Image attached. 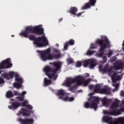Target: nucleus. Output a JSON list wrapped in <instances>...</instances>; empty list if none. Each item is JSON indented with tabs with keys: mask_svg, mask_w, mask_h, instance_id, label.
Masks as SVG:
<instances>
[{
	"mask_svg": "<svg viewBox=\"0 0 124 124\" xmlns=\"http://www.w3.org/2000/svg\"><path fill=\"white\" fill-rule=\"evenodd\" d=\"M30 33H34V34L39 36L42 35V34H44L43 28H40L39 26H27L24 31L20 33V35L25 38H29V40H31V41H33V44L38 46V48L45 47V46L48 45L49 42L45 36L36 37L33 34L29 35Z\"/></svg>",
	"mask_w": 124,
	"mask_h": 124,
	"instance_id": "1",
	"label": "nucleus"
},
{
	"mask_svg": "<svg viewBox=\"0 0 124 124\" xmlns=\"http://www.w3.org/2000/svg\"><path fill=\"white\" fill-rule=\"evenodd\" d=\"M49 64L52 65L53 67L50 68L49 66H46L44 68V72H45L46 75L47 76L49 79H52L54 81H56L58 78L57 73L59 70H61V68H62V62H50Z\"/></svg>",
	"mask_w": 124,
	"mask_h": 124,
	"instance_id": "2",
	"label": "nucleus"
},
{
	"mask_svg": "<svg viewBox=\"0 0 124 124\" xmlns=\"http://www.w3.org/2000/svg\"><path fill=\"white\" fill-rule=\"evenodd\" d=\"M36 52L39 53L41 55V59L43 62H46V61H50L54 59L55 60H58L61 58V52L60 50L55 48L53 50V53H57V54L51 55V48H48L45 50H37Z\"/></svg>",
	"mask_w": 124,
	"mask_h": 124,
	"instance_id": "3",
	"label": "nucleus"
},
{
	"mask_svg": "<svg viewBox=\"0 0 124 124\" xmlns=\"http://www.w3.org/2000/svg\"><path fill=\"white\" fill-rule=\"evenodd\" d=\"M96 44L99 45L100 48L99 49V52L100 53H97L96 56L98 58H102L104 55V50L107 49V48H110V41L106 36H103L101 39H98L96 40Z\"/></svg>",
	"mask_w": 124,
	"mask_h": 124,
	"instance_id": "4",
	"label": "nucleus"
},
{
	"mask_svg": "<svg viewBox=\"0 0 124 124\" xmlns=\"http://www.w3.org/2000/svg\"><path fill=\"white\" fill-rule=\"evenodd\" d=\"M2 77H3L6 80H10V79H13V77H15L16 82L13 84L14 88L19 89L22 88V85L24 83V80L22 78H19L20 76L18 74L15 72H9L8 74L7 73H4L1 74Z\"/></svg>",
	"mask_w": 124,
	"mask_h": 124,
	"instance_id": "5",
	"label": "nucleus"
},
{
	"mask_svg": "<svg viewBox=\"0 0 124 124\" xmlns=\"http://www.w3.org/2000/svg\"><path fill=\"white\" fill-rule=\"evenodd\" d=\"M76 76L73 78H68L65 82V85L69 88L70 92H73L75 91L79 86H81V83L76 80Z\"/></svg>",
	"mask_w": 124,
	"mask_h": 124,
	"instance_id": "6",
	"label": "nucleus"
},
{
	"mask_svg": "<svg viewBox=\"0 0 124 124\" xmlns=\"http://www.w3.org/2000/svg\"><path fill=\"white\" fill-rule=\"evenodd\" d=\"M89 100L91 101V103L89 102H86L84 104L85 108L87 109L90 108L91 109H94V111L97 110V105L99 102V98L96 96L91 97Z\"/></svg>",
	"mask_w": 124,
	"mask_h": 124,
	"instance_id": "7",
	"label": "nucleus"
},
{
	"mask_svg": "<svg viewBox=\"0 0 124 124\" xmlns=\"http://www.w3.org/2000/svg\"><path fill=\"white\" fill-rule=\"evenodd\" d=\"M102 120L108 124H124V117L113 119L111 117L104 116L102 118Z\"/></svg>",
	"mask_w": 124,
	"mask_h": 124,
	"instance_id": "8",
	"label": "nucleus"
},
{
	"mask_svg": "<svg viewBox=\"0 0 124 124\" xmlns=\"http://www.w3.org/2000/svg\"><path fill=\"white\" fill-rule=\"evenodd\" d=\"M122 112H124V107L121 108L119 109H113L111 111H108V110H103L104 115L107 116H119L122 114Z\"/></svg>",
	"mask_w": 124,
	"mask_h": 124,
	"instance_id": "9",
	"label": "nucleus"
},
{
	"mask_svg": "<svg viewBox=\"0 0 124 124\" xmlns=\"http://www.w3.org/2000/svg\"><path fill=\"white\" fill-rule=\"evenodd\" d=\"M13 64L11 63V59L10 58H7L0 63V69H7L11 68Z\"/></svg>",
	"mask_w": 124,
	"mask_h": 124,
	"instance_id": "10",
	"label": "nucleus"
},
{
	"mask_svg": "<svg viewBox=\"0 0 124 124\" xmlns=\"http://www.w3.org/2000/svg\"><path fill=\"white\" fill-rule=\"evenodd\" d=\"M76 81H78V83H80V86H82L83 84L84 87H87L90 84L91 81V78H88L85 80V77H83L81 75H78L76 76Z\"/></svg>",
	"mask_w": 124,
	"mask_h": 124,
	"instance_id": "11",
	"label": "nucleus"
},
{
	"mask_svg": "<svg viewBox=\"0 0 124 124\" xmlns=\"http://www.w3.org/2000/svg\"><path fill=\"white\" fill-rule=\"evenodd\" d=\"M96 65V63L94 62V61L93 59H88L84 61L83 62L84 67H88V66H89V68L93 69Z\"/></svg>",
	"mask_w": 124,
	"mask_h": 124,
	"instance_id": "12",
	"label": "nucleus"
},
{
	"mask_svg": "<svg viewBox=\"0 0 124 124\" xmlns=\"http://www.w3.org/2000/svg\"><path fill=\"white\" fill-rule=\"evenodd\" d=\"M96 3V0H89V2L86 3L84 5H83L81 9L82 10H85L86 9H89L92 6H94Z\"/></svg>",
	"mask_w": 124,
	"mask_h": 124,
	"instance_id": "13",
	"label": "nucleus"
},
{
	"mask_svg": "<svg viewBox=\"0 0 124 124\" xmlns=\"http://www.w3.org/2000/svg\"><path fill=\"white\" fill-rule=\"evenodd\" d=\"M18 122H19L21 124H32L33 120L31 118H19Z\"/></svg>",
	"mask_w": 124,
	"mask_h": 124,
	"instance_id": "14",
	"label": "nucleus"
},
{
	"mask_svg": "<svg viewBox=\"0 0 124 124\" xmlns=\"http://www.w3.org/2000/svg\"><path fill=\"white\" fill-rule=\"evenodd\" d=\"M119 102L120 101L118 99H116L115 101L111 104V105L109 108V111H108L111 112V111H113V110H117L116 108L119 107Z\"/></svg>",
	"mask_w": 124,
	"mask_h": 124,
	"instance_id": "15",
	"label": "nucleus"
},
{
	"mask_svg": "<svg viewBox=\"0 0 124 124\" xmlns=\"http://www.w3.org/2000/svg\"><path fill=\"white\" fill-rule=\"evenodd\" d=\"M114 69L115 70H120L124 68V63L122 62H116L113 64Z\"/></svg>",
	"mask_w": 124,
	"mask_h": 124,
	"instance_id": "16",
	"label": "nucleus"
},
{
	"mask_svg": "<svg viewBox=\"0 0 124 124\" xmlns=\"http://www.w3.org/2000/svg\"><path fill=\"white\" fill-rule=\"evenodd\" d=\"M21 106V104L17 102H14L12 103V105L8 106L9 109H11V110H13V109H16L19 108Z\"/></svg>",
	"mask_w": 124,
	"mask_h": 124,
	"instance_id": "17",
	"label": "nucleus"
},
{
	"mask_svg": "<svg viewBox=\"0 0 124 124\" xmlns=\"http://www.w3.org/2000/svg\"><path fill=\"white\" fill-rule=\"evenodd\" d=\"M19 114H22L23 117H30L31 116V111L25 108H21V110L19 111Z\"/></svg>",
	"mask_w": 124,
	"mask_h": 124,
	"instance_id": "18",
	"label": "nucleus"
},
{
	"mask_svg": "<svg viewBox=\"0 0 124 124\" xmlns=\"http://www.w3.org/2000/svg\"><path fill=\"white\" fill-rule=\"evenodd\" d=\"M102 103L103 106H108L109 105V103H110V101H112V99H107L106 97H104L103 99H102Z\"/></svg>",
	"mask_w": 124,
	"mask_h": 124,
	"instance_id": "19",
	"label": "nucleus"
},
{
	"mask_svg": "<svg viewBox=\"0 0 124 124\" xmlns=\"http://www.w3.org/2000/svg\"><path fill=\"white\" fill-rule=\"evenodd\" d=\"M100 93L104 94H111V88L107 87L102 89Z\"/></svg>",
	"mask_w": 124,
	"mask_h": 124,
	"instance_id": "20",
	"label": "nucleus"
},
{
	"mask_svg": "<svg viewBox=\"0 0 124 124\" xmlns=\"http://www.w3.org/2000/svg\"><path fill=\"white\" fill-rule=\"evenodd\" d=\"M52 79H48L46 78H44V87H47V86H49V85H51L52 84Z\"/></svg>",
	"mask_w": 124,
	"mask_h": 124,
	"instance_id": "21",
	"label": "nucleus"
},
{
	"mask_svg": "<svg viewBox=\"0 0 124 124\" xmlns=\"http://www.w3.org/2000/svg\"><path fill=\"white\" fill-rule=\"evenodd\" d=\"M78 11V9L76 7H72L70 8L69 13L72 14L73 15H76Z\"/></svg>",
	"mask_w": 124,
	"mask_h": 124,
	"instance_id": "22",
	"label": "nucleus"
},
{
	"mask_svg": "<svg viewBox=\"0 0 124 124\" xmlns=\"http://www.w3.org/2000/svg\"><path fill=\"white\" fill-rule=\"evenodd\" d=\"M102 66H99V69L100 71H104V72H108V73H110V72H112L113 71V67H110L109 68H105V69H102L101 68Z\"/></svg>",
	"mask_w": 124,
	"mask_h": 124,
	"instance_id": "23",
	"label": "nucleus"
},
{
	"mask_svg": "<svg viewBox=\"0 0 124 124\" xmlns=\"http://www.w3.org/2000/svg\"><path fill=\"white\" fill-rule=\"evenodd\" d=\"M102 90V89L100 88V85L96 84L95 85V87L94 89V92L95 93H101Z\"/></svg>",
	"mask_w": 124,
	"mask_h": 124,
	"instance_id": "24",
	"label": "nucleus"
},
{
	"mask_svg": "<svg viewBox=\"0 0 124 124\" xmlns=\"http://www.w3.org/2000/svg\"><path fill=\"white\" fill-rule=\"evenodd\" d=\"M13 96H14V94H13V93L11 90H9L6 92V97L7 98H11V97H13Z\"/></svg>",
	"mask_w": 124,
	"mask_h": 124,
	"instance_id": "25",
	"label": "nucleus"
},
{
	"mask_svg": "<svg viewBox=\"0 0 124 124\" xmlns=\"http://www.w3.org/2000/svg\"><path fill=\"white\" fill-rule=\"evenodd\" d=\"M75 98L74 97H65L64 98H63V101H74Z\"/></svg>",
	"mask_w": 124,
	"mask_h": 124,
	"instance_id": "26",
	"label": "nucleus"
},
{
	"mask_svg": "<svg viewBox=\"0 0 124 124\" xmlns=\"http://www.w3.org/2000/svg\"><path fill=\"white\" fill-rule=\"evenodd\" d=\"M117 73H114L111 77V80L112 83H116L117 82V78H116Z\"/></svg>",
	"mask_w": 124,
	"mask_h": 124,
	"instance_id": "27",
	"label": "nucleus"
},
{
	"mask_svg": "<svg viewBox=\"0 0 124 124\" xmlns=\"http://www.w3.org/2000/svg\"><path fill=\"white\" fill-rule=\"evenodd\" d=\"M112 86L115 87V89H113V92H116L119 90V87L120 86V83H114L112 84Z\"/></svg>",
	"mask_w": 124,
	"mask_h": 124,
	"instance_id": "28",
	"label": "nucleus"
},
{
	"mask_svg": "<svg viewBox=\"0 0 124 124\" xmlns=\"http://www.w3.org/2000/svg\"><path fill=\"white\" fill-rule=\"evenodd\" d=\"M57 95H64V91L63 90H59L58 91L57 93Z\"/></svg>",
	"mask_w": 124,
	"mask_h": 124,
	"instance_id": "29",
	"label": "nucleus"
},
{
	"mask_svg": "<svg viewBox=\"0 0 124 124\" xmlns=\"http://www.w3.org/2000/svg\"><path fill=\"white\" fill-rule=\"evenodd\" d=\"M94 53H95V51H92L91 50H88L86 52V55H87V56H92V55H93Z\"/></svg>",
	"mask_w": 124,
	"mask_h": 124,
	"instance_id": "30",
	"label": "nucleus"
},
{
	"mask_svg": "<svg viewBox=\"0 0 124 124\" xmlns=\"http://www.w3.org/2000/svg\"><path fill=\"white\" fill-rule=\"evenodd\" d=\"M75 43V41L73 39H70L69 41L67 42V44L69 45H71V46L74 45Z\"/></svg>",
	"mask_w": 124,
	"mask_h": 124,
	"instance_id": "31",
	"label": "nucleus"
},
{
	"mask_svg": "<svg viewBox=\"0 0 124 124\" xmlns=\"http://www.w3.org/2000/svg\"><path fill=\"white\" fill-rule=\"evenodd\" d=\"M20 96L16 97L17 99H18L19 101H24L25 100V96L19 95Z\"/></svg>",
	"mask_w": 124,
	"mask_h": 124,
	"instance_id": "32",
	"label": "nucleus"
},
{
	"mask_svg": "<svg viewBox=\"0 0 124 124\" xmlns=\"http://www.w3.org/2000/svg\"><path fill=\"white\" fill-rule=\"evenodd\" d=\"M74 61L72 58H69L67 59V62L68 64H71V63H73Z\"/></svg>",
	"mask_w": 124,
	"mask_h": 124,
	"instance_id": "33",
	"label": "nucleus"
},
{
	"mask_svg": "<svg viewBox=\"0 0 124 124\" xmlns=\"http://www.w3.org/2000/svg\"><path fill=\"white\" fill-rule=\"evenodd\" d=\"M82 66V62H80V61H78L77 62L76 64V66L77 67H80V66Z\"/></svg>",
	"mask_w": 124,
	"mask_h": 124,
	"instance_id": "34",
	"label": "nucleus"
},
{
	"mask_svg": "<svg viewBox=\"0 0 124 124\" xmlns=\"http://www.w3.org/2000/svg\"><path fill=\"white\" fill-rule=\"evenodd\" d=\"M113 55V51L109 50L108 53L107 54L108 58H110Z\"/></svg>",
	"mask_w": 124,
	"mask_h": 124,
	"instance_id": "35",
	"label": "nucleus"
},
{
	"mask_svg": "<svg viewBox=\"0 0 124 124\" xmlns=\"http://www.w3.org/2000/svg\"><path fill=\"white\" fill-rule=\"evenodd\" d=\"M102 63H105L107 62V57L106 56L103 57Z\"/></svg>",
	"mask_w": 124,
	"mask_h": 124,
	"instance_id": "36",
	"label": "nucleus"
},
{
	"mask_svg": "<svg viewBox=\"0 0 124 124\" xmlns=\"http://www.w3.org/2000/svg\"><path fill=\"white\" fill-rule=\"evenodd\" d=\"M97 46H95V45L94 44H92L91 45L90 49H97Z\"/></svg>",
	"mask_w": 124,
	"mask_h": 124,
	"instance_id": "37",
	"label": "nucleus"
},
{
	"mask_svg": "<svg viewBox=\"0 0 124 124\" xmlns=\"http://www.w3.org/2000/svg\"><path fill=\"white\" fill-rule=\"evenodd\" d=\"M116 60H117V58L116 57H112L111 59H110V62H115V61H116Z\"/></svg>",
	"mask_w": 124,
	"mask_h": 124,
	"instance_id": "38",
	"label": "nucleus"
},
{
	"mask_svg": "<svg viewBox=\"0 0 124 124\" xmlns=\"http://www.w3.org/2000/svg\"><path fill=\"white\" fill-rule=\"evenodd\" d=\"M27 109H29V110H32V106L31 105H27V106H26Z\"/></svg>",
	"mask_w": 124,
	"mask_h": 124,
	"instance_id": "39",
	"label": "nucleus"
},
{
	"mask_svg": "<svg viewBox=\"0 0 124 124\" xmlns=\"http://www.w3.org/2000/svg\"><path fill=\"white\" fill-rule=\"evenodd\" d=\"M21 105L23 107H27V102H26V101H24L21 103Z\"/></svg>",
	"mask_w": 124,
	"mask_h": 124,
	"instance_id": "40",
	"label": "nucleus"
},
{
	"mask_svg": "<svg viewBox=\"0 0 124 124\" xmlns=\"http://www.w3.org/2000/svg\"><path fill=\"white\" fill-rule=\"evenodd\" d=\"M1 84H4V80L0 77V85H1Z\"/></svg>",
	"mask_w": 124,
	"mask_h": 124,
	"instance_id": "41",
	"label": "nucleus"
},
{
	"mask_svg": "<svg viewBox=\"0 0 124 124\" xmlns=\"http://www.w3.org/2000/svg\"><path fill=\"white\" fill-rule=\"evenodd\" d=\"M27 94V92L26 91H23L20 95H21V96H25V94Z\"/></svg>",
	"mask_w": 124,
	"mask_h": 124,
	"instance_id": "42",
	"label": "nucleus"
},
{
	"mask_svg": "<svg viewBox=\"0 0 124 124\" xmlns=\"http://www.w3.org/2000/svg\"><path fill=\"white\" fill-rule=\"evenodd\" d=\"M83 13H84V12L79 13L78 14H76L75 16L77 17H80V16H81L82 15V14H83Z\"/></svg>",
	"mask_w": 124,
	"mask_h": 124,
	"instance_id": "43",
	"label": "nucleus"
},
{
	"mask_svg": "<svg viewBox=\"0 0 124 124\" xmlns=\"http://www.w3.org/2000/svg\"><path fill=\"white\" fill-rule=\"evenodd\" d=\"M67 47H68V44L66 43L64 46V50H67Z\"/></svg>",
	"mask_w": 124,
	"mask_h": 124,
	"instance_id": "44",
	"label": "nucleus"
},
{
	"mask_svg": "<svg viewBox=\"0 0 124 124\" xmlns=\"http://www.w3.org/2000/svg\"><path fill=\"white\" fill-rule=\"evenodd\" d=\"M14 93L15 95H21V94L18 93L17 91H15Z\"/></svg>",
	"mask_w": 124,
	"mask_h": 124,
	"instance_id": "45",
	"label": "nucleus"
},
{
	"mask_svg": "<svg viewBox=\"0 0 124 124\" xmlns=\"http://www.w3.org/2000/svg\"><path fill=\"white\" fill-rule=\"evenodd\" d=\"M120 95H121V96H123V97H124V91H121Z\"/></svg>",
	"mask_w": 124,
	"mask_h": 124,
	"instance_id": "46",
	"label": "nucleus"
},
{
	"mask_svg": "<svg viewBox=\"0 0 124 124\" xmlns=\"http://www.w3.org/2000/svg\"><path fill=\"white\" fill-rule=\"evenodd\" d=\"M116 80L117 81H119L121 80V77L120 76H116Z\"/></svg>",
	"mask_w": 124,
	"mask_h": 124,
	"instance_id": "47",
	"label": "nucleus"
},
{
	"mask_svg": "<svg viewBox=\"0 0 124 124\" xmlns=\"http://www.w3.org/2000/svg\"><path fill=\"white\" fill-rule=\"evenodd\" d=\"M89 88L90 90H93V85H90Z\"/></svg>",
	"mask_w": 124,
	"mask_h": 124,
	"instance_id": "48",
	"label": "nucleus"
},
{
	"mask_svg": "<svg viewBox=\"0 0 124 124\" xmlns=\"http://www.w3.org/2000/svg\"><path fill=\"white\" fill-rule=\"evenodd\" d=\"M62 21V17L59 19V23H61Z\"/></svg>",
	"mask_w": 124,
	"mask_h": 124,
	"instance_id": "49",
	"label": "nucleus"
},
{
	"mask_svg": "<svg viewBox=\"0 0 124 124\" xmlns=\"http://www.w3.org/2000/svg\"><path fill=\"white\" fill-rule=\"evenodd\" d=\"M122 46H123V51H124V40L123 41V43L122 44Z\"/></svg>",
	"mask_w": 124,
	"mask_h": 124,
	"instance_id": "50",
	"label": "nucleus"
},
{
	"mask_svg": "<svg viewBox=\"0 0 124 124\" xmlns=\"http://www.w3.org/2000/svg\"><path fill=\"white\" fill-rule=\"evenodd\" d=\"M59 98H60V99H62V96H59Z\"/></svg>",
	"mask_w": 124,
	"mask_h": 124,
	"instance_id": "51",
	"label": "nucleus"
},
{
	"mask_svg": "<svg viewBox=\"0 0 124 124\" xmlns=\"http://www.w3.org/2000/svg\"><path fill=\"white\" fill-rule=\"evenodd\" d=\"M89 76H90V74H87V77H89Z\"/></svg>",
	"mask_w": 124,
	"mask_h": 124,
	"instance_id": "52",
	"label": "nucleus"
},
{
	"mask_svg": "<svg viewBox=\"0 0 124 124\" xmlns=\"http://www.w3.org/2000/svg\"><path fill=\"white\" fill-rule=\"evenodd\" d=\"M56 47H59V44H56Z\"/></svg>",
	"mask_w": 124,
	"mask_h": 124,
	"instance_id": "53",
	"label": "nucleus"
},
{
	"mask_svg": "<svg viewBox=\"0 0 124 124\" xmlns=\"http://www.w3.org/2000/svg\"><path fill=\"white\" fill-rule=\"evenodd\" d=\"M93 93H91L90 95H93Z\"/></svg>",
	"mask_w": 124,
	"mask_h": 124,
	"instance_id": "54",
	"label": "nucleus"
},
{
	"mask_svg": "<svg viewBox=\"0 0 124 124\" xmlns=\"http://www.w3.org/2000/svg\"><path fill=\"white\" fill-rule=\"evenodd\" d=\"M78 93H80V92H82V90H80L79 91H78Z\"/></svg>",
	"mask_w": 124,
	"mask_h": 124,
	"instance_id": "55",
	"label": "nucleus"
},
{
	"mask_svg": "<svg viewBox=\"0 0 124 124\" xmlns=\"http://www.w3.org/2000/svg\"><path fill=\"white\" fill-rule=\"evenodd\" d=\"M11 36L12 37H14V35H12Z\"/></svg>",
	"mask_w": 124,
	"mask_h": 124,
	"instance_id": "56",
	"label": "nucleus"
},
{
	"mask_svg": "<svg viewBox=\"0 0 124 124\" xmlns=\"http://www.w3.org/2000/svg\"><path fill=\"white\" fill-rule=\"evenodd\" d=\"M1 73V71L0 70V74Z\"/></svg>",
	"mask_w": 124,
	"mask_h": 124,
	"instance_id": "57",
	"label": "nucleus"
}]
</instances>
